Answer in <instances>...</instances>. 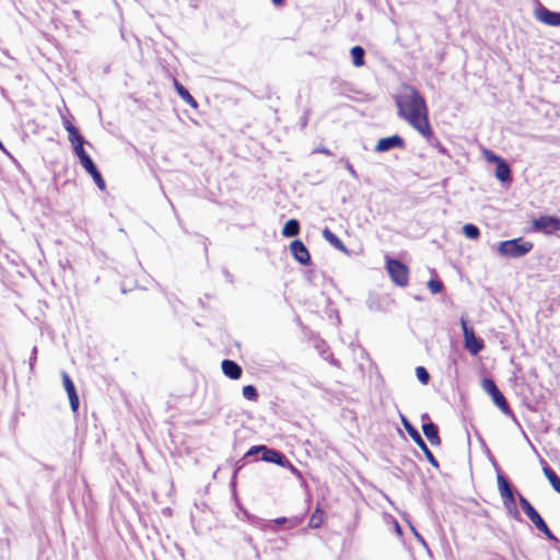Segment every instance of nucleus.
<instances>
[{"label": "nucleus", "instance_id": "f3484780", "mask_svg": "<svg viewBox=\"0 0 560 560\" xmlns=\"http://www.w3.org/2000/svg\"><path fill=\"white\" fill-rule=\"evenodd\" d=\"M323 237L331 245L334 246L336 249H339L343 253H348V249L347 247L345 246V244L342 243V241L335 234L332 233L328 228H325L323 230Z\"/></svg>", "mask_w": 560, "mask_h": 560}, {"label": "nucleus", "instance_id": "aec40b11", "mask_svg": "<svg viewBox=\"0 0 560 560\" xmlns=\"http://www.w3.org/2000/svg\"><path fill=\"white\" fill-rule=\"evenodd\" d=\"M175 89L178 95L191 107L196 108L198 106L196 100L191 96V94L178 82L174 81Z\"/></svg>", "mask_w": 560, "mask_h": 560}, {"label": "nucleus", "instance_id": "2f4dec72", "mask_svg": "<svg viewBox=\"0 0 560 560\" xmlns=\"http://www.w3.org/2000/svg\"><path fill=\"white\" fill-rule=\"evenodd\" d=\"M341 162L345 164V167L348 170L352 178L359 179V175L357 171L353 168L352 164L347 159H341Z\"/></svg>", "mask_w": 560, "mask_h": 560}, {"label": "nucleus", "instance_id": "0eeeda50", "mask_svg": "<svg viewBox=\"0 0 560 560\" xmlns=\"http://www.w3.org/2000/svg\"><path fill=\"white\" fill-rule=\"evenodd\" d=\"M482 389L491 397L493 404L506 416L512 415V410L500 392L495 383L491 378H485L481 383Z\"/></svg>", "mask_w": 560, "mask_h": 560}, {"label": "nucleus", "instance_id": "58836bf2", "mask_svg": "<svg viewBox=\"0 0 560 560\" xmlns=\"http://www.w3.org/2000/svg\"><path fill=\"white\" fill-rule=\"evenodd\" d=\"M77 397H79V396H78V394H77V390H75V389H74V390H72V392H70V393L68 394V398H69V400H70V399H74V398H77Z\"/></svg>", "mask_w": 560, "mask_h": 560}, {"label": "nucleus", "instance_id": "1a4fd4ad", "mask_svg": "<svg viewBox=\"0 0 560 560\" xmlns=\"http://www.w3.org/2000/svg\"><path fill=\"white\" fill-rule=\"evenodd\" d=\"M460 326L463 329L465 348L470 352V354L477 355L485 348L483 340L475 335L474 329L468 327L467 322L463 317L460 319Z\"/></svg>", "mask_w": 560, "mask_h": 560}, {"label": "nucleus", "instance_id": "f8f14e48", "mask_svg": "<svg viewBox=\"0 0 560 560\" xmlns=\"http://www.w3.org/2000/svg\"><path fill=\"white\" fill-rule=\"evenodd\" d=\"M290 250L293 258L301 265L308 266L311 264V255L307 247L300 240H295L290 244Z\"/></svg>", "mask_w": 560, "mask_h": 560}, {"label": "nucleus", "instance_id": "f03ea898", "mask_svg": "<svg viewBox=\"0 0 560 560\" xmlns=\"http://www.w3.org/2000/svg\"><path fill=\"white\" fill-rule=\"evenodd\" d=\"M533 249V243L520 238L503 241L498 245V253L506 258H520L528 254Z\"/></svg>", "mask_w": 560, "mask_h": 560}, {"label": "nucleus", "instance_id": "6ab92c4d", "mask_svg": "<svg viewBox=\"0 0 560 560\" xmlns=\"http://www.w3.org/2000/svg\"><path fill=\"white\" fill-rule=\"evenodd\" d=\"M301 518L295 516V517H291V518H288V517H278V518H275L273 521H271V524L268 525L267 527L272 530V532H276V528H275V525H283V524H289V527L290 528H293L295 527L296 525H299L301 523Z\"/></svg>", "mask_w": 560, "mask_h": 560}, {"label": "nucleus", "instance_id": "dca6fc26", "mask_svg": "<svg viewBox=\"0 0 560 560\" xmlns=\"http://www.w3.org/2000/svg\"><path fill=\"white\" fill-rule=\"evenodd\" d=\"M422 431L432 445L441 444L438 427L433 422L424 423L422 425Z\"/></svg>", "mask_w": 560, "mask_h": 560}, {"label": "nucleus", "instance_id": "c85d7f7f", "mask_svg": "<svg viewBox=\"0 0 560 560\" xmlns=\"http://www.w3.org/2000/svg\"><path fill=\"white\" fill-rule=\"evenodd\" d=\"M428 289L433 294L440 293L443 289V283L440 280L431 279L428 282Z\"/></svg>", "mask_w": 560, "mask_h": 560}, {"label": "nucleus", "instance_id": "a211bd4d", "mask_svg": "<svg viewBox=\"0 0 560 560\" xmlns=\"http://www.w3.org/2000/svg\"><path fill=\"white\" fill-rule=\"evenodd\" d=\"M495 177L500 182H508L511 178V168L504 160L497 163Z\"/></svg>", "mask_w": 560, "mask_h": 560}, {"label": "nucleus", "instance_id": "ddd939ff", "mask_svg": "<svg viewBox=\"0 0 560 560\" xmlns=\"http://www.w3.org/2000/svg\"><path fill=\"white\" fill-rule=\"evenodd\" d=\"M535 18L550 26H559L560 25V13L552 12L545 8L544 5H539L535 10Z\"/></svg>", "mask_w": 560, "mask_h": 560}, {"label": "nucleus", "instance_id": "473e14b6", "mask_svg": "<svg viewBox=\"0 0 560 560\" xmlns=\"http://www.w3.org/2000/svg\"><path fill=\"white\" fill-rule=\"evenodd\" d=\"M485 155L488 162L499 163L500 161L503 160L491 151H486Z\"/></svg>", "mask_w": 560, "mask_h": 560}, {"label": "nucleus", "instance_id": "412c9836", "mask_svg": "<svg viewBox=\"0 0 560 560\" xmlns=\"http://www.w3.org/2000/svg\"><path fill=\"white\" fill-rule=\"evenodd\" d=\"M299 232H300V223L295 219H290L289 221H287L282 229V234L285 237L296 236L299 234Z\"/></svg>", "mask_w": 560, "mask_h": 560}, {"label": "nucleus", "instance_id": "393cba45", "mask_svg": "<svg viewBox=\"0 0 560 560\" xmlns=\"http://www.w3.org/2000/svg\"><path fill=\"white\" fill-rule=\"evenodd\" d=\"M67 131L69 133V141L73 144V149L79 144L83 147L84 138L78 132L75 127L68 128Z\"/></svg>", "mask_w": 560, "mask_h": 560}, {"label": "nucleus", "instance_id": "49530a36", "mask_svg": "<svg viewBox=\"0 0 560 560\" xmlns=\"http://www.w3.org/2000/svg\"><path fill=\"white\" fill-rule=\"evenodd\" d=\"M411 529H412L415 535L418 534V532L413 527H411Z\"/></svg>", "mask_w": 560, "mask_h": 560}, {"label": "nucleus", "instance_id": "c756f323", "mask_svg": "<svg viewBox=\"0 0 560 560\" xmlns=\"http://www.w3.org/2000/svg\"><path fill=\"white\" fill-rule=\"evenodd\" d=\"M416 375L422 384H427L430 380V375H429L428 371L425 370V368H423V366H418L416 369Z\"/></svg>", "mask_w": 560, "mask_h": 560}, {"label": "nucleus", "instance_id": "7ed1b4c3", "mask_svg": "<svg viewBox=\"0 0 560 560\" xmlns=\"http://www.w3.org/2000/svg\"><path fill=\"white\" fill-rule=\"evenodd\" d=\"M497 479L498 488L505 509L514 520L518 521L521 518V515L516 508L515 497L511 488V485L509 483L508 479L501 474L498 475Z\"/></svg>", "mask_w": 560, "mask_h": 560}, {"label": "nucleus", "instance_id": "2eb2a0df", "mask_svg": "<svg viewBox=\"0 0 560 560\" xmlns=\"http://www.w3.org/2000/svg\"><path fill=\"white\" fill-rule=\"evenodd\" d=\"M221 366L224 375L231 380H238L242 376V368L235 361L225 359Z\"/></svg>", "mask_w": 560, "mask_h": 560}, {"label": "nucleus", "instance_id": "9b49d317", "mask_svg": "<svg viewBox=\"0 0 560 560\" xmlns=\"http://www.w3.org/2000/svg\"><path fill=\"white\" fill-rule=\"evenodd\" d=\"M405 148V140L398 136L394 135L390 137L382 138L377 141L374 150L375 152H387L393 149H404Z\"/></svg>", "mask_w": 560, "mask_h": 560}, {"label": "nucleus", "instance_id": "20e7f679", "mask_svg": "<svg viewBox=\"0 0 560 560\" xmlns=\"http://www.w3.org/2000/svg\"><path fill=\"white\" fill-rule=\"evenodd\" d=\"M386 270L392 281L398 287H407L409 282V268L398 259L386 257Z\"/></svg>", "mask_w": 560, "mask_h": 560}, {"label": "nucleus", "instance_id": "5701e85b", "mask_svg": "<svg viewBox=\"0 0 560 560\" xmlns=\"http://www.w3.org/2000/svg\"><path fill=\"white\" fill-rule=\"evenodd\" d=\"M350 52H351L353 65L355 67H361L364 65L365 51L361 46L352 47Z\"/></svg>", "mask_w": 560, "mask_h": 560}, {"label": "nucleus", "instance_id": "72a5a7b5", "mask_svg": "<svg viewBox=\"0 0 560 560\" xmlns=\"http://www.w3.org/2000/svg\"><path fill=\"white\" fill-rule=\"evenodd\" d=\"M265 445H256L248 450V452L245 454L246 457L252 456L254 454H257L259 452H264Z\"/></svg>", "mask_w": 560, "mask_h": 560}, {"label": "nucleus", "instance_id": "b1692460", "mask_svg": "<svg viewBox=\"0 0 560 560\" xmlns=\"http://www.w3.org/2000/svg\"><path fill=\"white\" fill-rule=\"evenodd\" d=\"M324 511L320 510L319 508H316V510L313 512L310 518L308 526L311 528H319L324 523Z\"/></svg>", "mask_w": 560, "mask_h": 560}, {"label": "nucleus", "instance_id": "4468645a", "mask_svg": "<svg viewBox=\"0 0 560 560\" xmlns=\"http://www.w3.org/2000/svg\"><path fill=\"white\" fill-rule=\"evenodd\" d=\"M261 459L267 463H273L279 466L289 465V459L279 451L268 448L265 446Z\"/></svg>", "mask_w": 560, "mask_h": 560}, {"label": "nucleus", "instance_id": "f704fd0d", "mask_svg": "<svg viewBox=\"0 0 560 560\" xmlns=\"http://www.w3.org/2000/svg\"><path fill=\"white\" fill-rule=\"evenodd\" d=\"M36 355H37V348L34 347L33 350H32V355L30 358V370L31 371L34 370V364L36 362Z\"/></svg>", "mask_w": 560, "mask_h": 560}, {"label": "nucleus", "instance_id": "e433bc0d", "mask_svg": "<svg viewBox=\"0 0 560 560\" xmlns=\"http://www.w3.org/2000/svg\"><path fill=\"white\" fill-rule=\"evenodd\" d=\"M70 407H71V410L73 412H77L78 409H79V404H80V400H79V397L74 398V399H70Z\"/></svg>", "mask_w": 560, "mask_h": 560}, {"label": "nucleus", "instance_id": "79ce46f5", "mask_svg": "<svg viewBox=\"0 0 560 560\" xmlns=\"http://www.w3.org/2000/svg\"><path fill=\"white\" fill-rule=\"evenodd\" d=\"M273 4L279 5L282 4L283 0H271Z\"/></svg>", "mask_w": 560, "mask_h": 560}, {"label": "nucleus", "instance_id": "c03bdc74", "mask_svg": "<svg viewBox=\"0 0 560 560\" xmlns=\"http://www.w3.org/2000/svg\"><path fill=\"white\" fill-rule=\"evenodd\" d=\"M0 149L4 151V147L1 141H0Z\"/></svg>", "mask_w": 560, "mask_h": 560}, {"label": "nucleus", "instance_id": "ea45409f", "mask_svg": "<svg viewBox=\"0 0 560 560\" xmlns=\"http://www.w3.org/2000/svg\"><path fill=\"white\" fill-rule=\"evenodd\" d=\"M395 529H396V533H397L398 535H401V534H402L401 527H400V525H399L397 522H395Z\"/></svg>", "mask_w": 560, "mask_h": 560}, {"label": "nucleus", "instance_id": "4be33fe9", "mask_svg": "<svg viewBox=\"0 0 560 560\" xmlns=\"http://www.w3.org/2000/svg\"><path fill=\"white\" fill-rule=\"evenodd\" d=\"M542 470H544L546 478L549 480L550 485L552 486V488L558 493H560V477L547 465L542 468Z\"/></svg>", "mask_w": 560, "mask_h": 560}, {"label": "nucleus", "instance_id": "39448f33", "mask_svg": "<svg viewBox=\"0 0 560 560\" xmlns=\"http://www.w3.org/2000/svg\"><path fill=\"white\" fill-rule=\"evenodd\" d=\"M518 501L521 504L522 510L526 514V516L530 520V522L536 526V528L545 534L547 538L549 539H556L555 535L551 533L549 527L547 526L546 522L542 520V517L539 515V513L535 510V508L529 503V501L523 497L522 494H518Z\"/></svg>", "mask_w": 560, "mask_h": 560}, {"label": "nucleus", "instance_id": "a18cd8bd", "mask_svg": "<svg viewBox=\"0 0 560 560\" xmlns=\"http://www.w3.org/2000/svg\"><path fill=\"white\" fill-rule=\"evenodd\" d=\"M237 470H238V468L234 470L233 478H235Z\"/></svg>", "mask_w": 560, "mask_h": 560}, {"label": "nucleus", "instance_id": "bb28decb", "mask_svg": "<svg viewBox=\"0 0 560 560\" xmlns=\"http://www.w3.org/2000/svg\"><path fill=\"white\" fill-rule=\"evenodd\" d=\"M243 396L250 401H256L258 398V393L253 385H246L243 387Z\"/></svg>", "mask_w": 560, "mask_h": 560}, {"label": "nucleus", "instance_id": "a19ab883", "mask_svg": "<svg viewBox=\"0 0 560 560\" xmlns=\"http://www.w3.org/2000/svg\"><path fill=\"white\" fill-rule=\"evenodd\" d=\"M63 126H65L66 130H68V128L74 127L70 121H65Z\"/></svg>", "mask_w": 560, "mask_h": 560}, {"label": "nucleus", "instance_id": "6e6552de", "mask_svg": "<svg viewBox=\"0 0 560 560\" xmlns=\"http://www.w3.org/2000/svg\"><path fill=\"white\" fill-rule=\"evenodd\" d=\"M400 418H401V423H402L405 430L408 432V434L410 435L412 441L424 453V455H425L427 459L429 460V463L432 466H434V467H439V462L436 460V458L434 457L432 452L429 450L428 445L423 441V439H422L421 434L419 433V431L409 422V420L405 416L401 415Z\"/></svg>", "mask_w": 560, "mask_h": 560}, {"label": "nucleus", "instance_id": "cd10ccee", "mask_svg": "<svg viewBox=\"0 0 560 560\" xmlns=\"http://www.w3.org/2000/svg\"><path fill=\"white\" fill-rule=\"evenodd\" d=\"M61 377H62V384H63V387H65L67 394H69L70 392L75 389V386H74L72 380L66 372L61 373Z\"/></svg>", "mask_w": 560, "mask_h": 560}, {"label": "nucleus", "instance_id": "7c9ffc66", "mask_svg": "<svg viewBox=\"0 0 560 560\" xmlns=\"http://www.w3.org/2000/svg\"><path fill=\"white\" fill-rule=\"evenodd\" d=\"M428 141V143L434 148H436L439 150L440 153L442 154H447V150L445 149L444 145L441 144V142L434 137V132L432 131V138L431 140L429 139H425Z\"/></svg>", "mask_w": 560, "mask_h": 560}, {"label": "nucleus", "instance_id": "9d476101", "mask_svg": "<svg viewBox=\"0 0 560 560\" xmlns=\"http://www.w3.org/2000/svg\"><path fill=\"white\" fill-rule=\"evenodd\" d=\"M533 229L546 234H555L560 231V219L553 215H541L533 221Z\"/></svg>", "mask_w": 560, "mask_h": 560}, {"label": "nucleus", "instance_id": "a878e982", "mask_svg": "<svg viewBox=\"0 0 560 560\" xmlns=\"http://www.w3.org/2000/svg\"><path fill=\"white\" fill-rule=\"evenodd\" d=\"M463 232L467 238L476 240L480 235L478 226L467 223L463 226Z\"/></svg>", "mask_w": 560, "mask_h": 560}, {"label": "nucleus", "instance_id": "423d86ee", "mask_svg": "<svg viewBox=\"0 0 560 560\" xmlns=\"http://www.w3.org/2000/svg\"><path fill=\"white\" fill-rule=\"evenodd\" d=\"M74 153L79 158L80 163L84 167V170L92 176L95 185L101 190L105 189V180L103 179L102 174L100 173L93 160L86 153L84 148L81 147L80 144L77 145V148H74Z\"/></svg>", "mask_w": 560, "mask_h": 560}, {"label": "nucleus", "instance_id": "4c0bfd02", "mask_svg": "<svg viewBox=\"0 0 560 560\" xmlns=\"http://www.w3.org/2000/svg\"><path fill=\"white\" fill-rule=\"evenodd\" d=\"M415 536H416L417 540H418L420 544H422L423 546H427L425 540L423 539V537H422L419 533H418V534H416Z\"/></svg>", "mask_w": 560, "mask_h": 560}, {"label": "nucleus", "instance_id": "f257e3e1", "mask_svg": "<svg viewBox=\"0 0 560 560\" xmlns=\"http://www.w3.org/2000/svg\"><path fill=\"white\" fill-rule=\"evenodd\" d=\"M397 115L407 121L424 139L431 140L432 127L429 121V109L424 97L409 84H404L395 95Z\"/></svg>", "mask_w": 560, "mask_h": 560}, {"label": "nucleus", "instance_id": "c9c22d12", "mask_svg": "<svg viewBox=\"0 0 560 560\" xmlns=\"http://www.w3.org/2000/svg\"><path fill=\"white\" fill-rule=\"evenodd\" d=\"M282 467L288 468L293 475L301 477L300 470L289 460V465H283Z\"/></svg>", "mask_w": 560, "mask_h": 560}, {"label": "nucleus", "instance_id": "37998d69", "mask_svg": "<svg viewBox=\"0 0 560 560\" xmlns=\"http://www.w3.org/2000/svg\"><path fill=\"white\" fill-rule=\"evenodd\" d=\"M322 153H325L327 155H330V151L328 149H322L319 150Z\"/></svg>", "mask_w": 560, "mask_h": 560}]
</instances>
